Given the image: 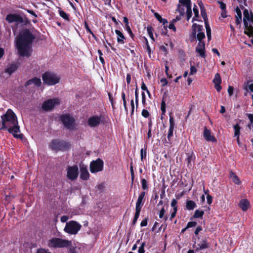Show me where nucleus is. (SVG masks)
I'll list each match as a JSON object with an SVG mask.
<instances>
[{
  "instance_id": "f257e3e1",
  "label": "nucleus",
  "mask_w": 253,
  "mask_h": 253,
  "mask_svg": "<svg viewBox=\"0 0 253 253\" xmlns=\"http://www.w3.org/2000/svg\"><path fill=\"white\" fill-rule=\"evenodd\" d=\"M35 35L29 30H22L16 38V46L21 56H29L32 51V44Z\"/></svg>"
},
{
  "instance_id": "f03ea898",
  "label": "nucleus",
  "mask_w": 253,
  "mask_h": 253,
  "mask_svg": "<svg viewBox=\"0 0 253 253\" xmlns=\"http://www.w3.org/2000/svg\"><path fill=\"white\" fill-rule=\"evenodd\" d=\"M1 120L2 126L0 129H7L15 138H22L23 135L20 133L17 117L11 110L8 109L5 114L1 116Z\"/></svg>"
},
{
  "instance_id": "7ed1b4c3",
  "label": "nucleus",
  "mask_w": 253,
  "mask_h": 253,
  "mask_svg": "<svg viewBox=\"0 0 253 253\" xmlns=\"http://www.w3.org/2000/svg\"><path fill=\"white\" fill-rule=\"evenodd\" d=\"M49 248H62L72 246V241L58 238H53L47 242Z\"/></svg>"
},
{
  "instance_id": "20e7f679",
  "label": "nucleus",
  "mask_w": 253,
  "mask_h": 253,
  "mask_svg": "<svg viewBox=\"0 0 253 253\" xmlns=\"http://www.w3.org/2000/svg\"><path fill=\"white\" fill-rule=\"evenodd\" d=\"M43 83L48 85H53L59 83L60 77L56 74L46 72L42 75Z\"/></svg>"
},
{
  "instance_id": "39448f33",
  "label": "nucleus",
  "mask_w": 253,
  "mask_h": 253,
  "mask_svg": "<svg viewBox=\"0 0 253 253\" xmlns=\"http://www.w3.org/2000/svg\"><path fill=\"white\" fill-rule=\"evenodd\" d=\"M50 147L55 151H66L70 148V144L63 140L58 139L53 140L50 144Z\"/></svg>"
},
{
  "instance_id": "423d86ee",
  "label": "nucleus",
  "mask_w": 253,
  "mask_h": 253,
  "mask_svg": "<svg viewBox=\"0 0 253 253\" xmlns=\"http://www.w3.org/2000/svg\"><path fill=\"white\" fill-rule=\"evenodd\" d=\"M81 225L77 221L72 220L67 222L64 228V231L69 234H76L80 230Z\"/></svg>"
},
{
  "instance_id": "0eeeda50",
  "label": "nucleus",
  "mask_w": 253,
  "mask_h": 253,
  "mask_svg": "<svg viewBox=\"0 0 253 253\" xmlns=\"http://www.w3.org/2000/svg\"><path fill=\"white\" fill-rule=\"evenodd\" d=\"M243 22L245 28L249 31L252 32L253 30L252 26V24H253V13L252 12L250 13L247 9H245L243 11Z\"/></svg>"
},
{
  "instance_id": "6e6552de",
  "label": "nucleus",
  "mask_w": 253,
  "mask_h": 253,
  "mask_svg": "<svg viewBox=\"0 0 253 253\" xmlns=\"http://www.w3.org/2000/svg\"><path fill=\"white\" fill-rule=\"evenodd\" d=\"M60 119L66 128L72 130L76 127L75 119L72 116L68 114L63 115Z\"/></svg>"
},
{
  "instance_id": "1a4fd4ad",
  "label": "nucleus",
  "mask_w": 253,
  "mask_h": 253,
  "mask_svg": "<svg viewBox=\"0 0 253 253\" xmlns=\"http://www.w3.org/2000/svg\"><path fill=\"white\" fill-rule=\"evenodd\" d=\"M59 104L60 100L58 98L48 99L43 103L42 108L45 111H49Z\"/></svg>"
},
{
  "instance_id": "9d476101",
  "label": "nucleus",
  "mask_w": 253,
  "mask_h": 253,
  "mask_svg": "<svg viewBox=\"0 0 253 253\" xmlns=\"http://www.w3.org/2000/svg\"><path fill=\"white\" fill-rule=\"evenodd\" d=\"M66 170L67 177L69 180L74 181L77 179L79 174V169L77 165L68 167Z\"/></svg>"
},
{
  "instance_id": "9b49d317",
  "label": "nucleus",
  "mask_w": 253,
  "mask_h": 253,
  "mask_svg": "<svg viewBox=\"0 0 253 253\" xmlns=\"http://www.w3.org/2000/svg\"><path fill=\"white\" fill-rule=\"evenodd\" d=\"M103 168V162L100 159L93 161L90 164V170L91 173H95L101 171Z\"/></svg>"
},
{
  "instance_id": "f8f14e48",
  "label": "nucleus",
  "mask_w": 253,
  "mask_h": 253,
  "mask_svg": "<svg viewBox=\"0 0 253 253\" xmlns=\"http://www.w3.org/2000/svg\"><path fill=\"white\" fill-rule=\"evenodd\" d=\"M5 20L10 23L13 22L22 23L23 22V19L22 17L16 14H9L7 15Z\"/></svg>"
},
{
  "instance_id": "ddd939ff",
  "label": "nucleus",
  "mask_w": 253,
  "mask_h": 253,
  "mask_svg": "<svg viewBox=\"0 0 253 253\" xmlns=\"http://www.w3.org/2000/svg\"><path fill=\"white\" fill-rule=\"evenodd\" d=\"M212 82L214 84V87L217 90V91H220L222 88L221 86H220V84L221 83V79L219 74L216 73L215 75L214 78Z\"/></svg>"
},
{
  "instance_id": "4468645a",
  "label": "nucleus",
  "mask_w": 253,
  "mask_h": 253,
  "mask_svg": "<svg viewBox=\"0 0 253 253\" xmlns=\"http://www.w3.org/2000/svg\"><path fill=\"white\" fill-rule=\"evenodd\" d=\"M203 135L204 138L208 141L215 142L216 141L215 137L211 135V130L206 127L204 128Z\"/></svg>"
},
{
  "instance_id": "2eb2a0df",
  "label": "nucleus",
  "mask_w": 253,
  "mask_h": 253,
  "mask_svg": "<svg viewBox=\"0 0 253 253\" xmlns=\"http://www.w3.org/2000/svg\"><path fill=\"white\" fill-rule=\"evenodd\" d=\"M101 122V119L98 116H93L88 120V125L91 127H95L98 126Z\"/></svg>"
},
{
  "instance_id": "dca6fc26",
  "label": "nucleus",
  "mask_w": 253,
  "mask_h": 253,
  "mask_svg": "<svg viewBox=\"0 0 253 253\" xmlns=\"http://www.w3.org/2000/svg\"><path fill=\"white\" fill-rule=\"evenodd\" d=\"M80 177L84 180H87L89 178V173L88 171L87 167L84 165L80 166Z\"/></svg>"
},
{
  "instance_id": "f3484780",
  "label": "nucleus",
  "mask_w": 253,
  "mask_h": 253,
  "mask_svg": "<svg viewBox=\"0 0 253 253\" xmlns=\"http://www.w3.org/2000/svg\"><path fill=\"white\" fill-rule=\"evenodd\" d=\"M203 30V26L194 23L192 26L191 36H193V38H196V34L202 32Z\"/></svg>"
},
{
  "instance_id": "a211bd4d",
  "label": "nucleus",
  "mask_w": 253,
  "mask_h": 253,
  "mask_svg": "<svg viewBox=\"0 0 253 253\" xmlns=\"http://www.w3.org/2000/svg\"><path fill=\"white\" fill-rule=\"evenodd\" d=\"M145 192H142L138 196V199L136 203L135 211H140L141 208L143 206L142 201L145 196Z\"/></svg>"
},
{
  "instance_id": "6ab92c4d",
  "label": "nucleus",
  "mask_w": 253,
  "mask_h": 253,
  "mask_svg": "<svg viewBox=\"0 0 253 253\" xmlns=\"http://www.w3.org/2000/svg\"><path fill=\"white\" fill-rule=\"evenodd\" d=\"M175 126L174 120L172 117L169 118V128L168 134V139L170 140L171 137L173 136V130Z\"/></svg>"
},
{
  "instance_id": "aec40b11",
  "label": "nucleus",
  "mask_w": 253,
  "mask_h": 253,
  "mask_svg": "<svg viewBox=\"0 0 253 253\" xmlns=\"http://www.w3.org/2000/svg\"><path fill=\"white\" fill-rule=\"evenodd\" d=\"M196 51L199 53L202 57H205V42H199L196 48Z\"/></svg>"
},
{
  "instance_id": "412c9836",
  "label": "nucleus",
  "mask_w": 253,
  "mask_h": 253,
  "mask_svg": "<svg viewBox=\"0 0 253 253\" xmlns=\"http://www.w3.org/2000/svg\"><path fill=\"white\" fill-rule=\"evenodd\" d=\"M42 84L41 80L40 78L35 77L31 80H28L25 85L26 86L34 84L37 86H40Z\"/></svg>"
},
{
  "instance_id": "4be33fe9",
  "label": "nucleus",
  "mask_w": 253,
  "mask_h": 253,
  "mask_svg": "<svg viewBox=\"0 0 253 253\" xmlns=\"http://www.w3.org/2000/svg\"><path fill=\"white\" fill-rule=\"evenodd\" d=\"M239 206L243 211H245L250 207V202L247 199H243L239 202Z\"/></svg>"
},
{
  "instance_id": "5701e85b",
  "label": "nucleus",
  "mask_w": 253,
  "mask_h": 253,
  "mask_svg": "<svg viewBox=\"0 0 253 253\" xmlns=\"http://www.w3.org/2000/svg\"><path fill=\"white\" fill-rule=\"evenodd\" d=\"M115 33L117 35V42L120 44H124L125 43L124 40L125 37L123 34L119 30H116Z\"/></svg>"
},
{
  "instance_id": "b1692460",
  "label": "nucleus",
  "mask_w": 253,
  "mask_h": 253,
  "mask_svg": "<svg viewBox=\"0 0 253 253\" xmlns=\"http://www.w3.org/2000/svg\"><path fill=\"white\" fill-rule=\"evenodd\" d=\"M196 207V204L194 201L188 200L186 203V208L188 210H193Z\"/></svg>"
},
{
  "instance_id": "393cba45",
  "label": "nucleus",
  "mask_w": 253,
  "mask_h": 253,
  "mask_svg": "<svg viewBox=\"0 0 253 253\" xmlns=\"http://www.w3.org/2000/svg\"><path fill=\"white\" fill-rule=\"evenodd\" d=\"M179 3L181 4L180 5H181V6H185L186 8V10L191 8L190 0H179Z\"/></svg>"
},
{
  "instance_id": "a878e982",
  "label": "nucleus",
  "mask_w": 253,
  "mask_h": 253,
  "mask_svg": "<svg viewBox=\"0 0 253 253\" xmlns=\"http://www.w3.org/2000/svg\"><path fill=\"white\" fill-rule=\"evenodd\" d=\"M198 246L199 247L197 249V250H203L209 247V245L206 240L201 241L200 243L198 244Z\"/></svg>"
},
{
  "instance_id": "bb28decb",
  "label": "nucleus",
  "mask_w": 253,
  "mask_h": 253,
  "mask_svg": "<svg viewBox=\"0 0 253 253\" xmlns=\"http://www.w3.org/2000/svg\"><path fill=\"white\" fill-rule=\"evenodd\" d=\"M230 176L232 181L236 184H240L241 182L238 176L233 172H230Z\"/></svg>"
},
{
  "instance_id": "cd10ccee",
  "label": "nucleus",
  "mask_w": 253,
  "mask_h": 253,
  "mask_svg": "<svg viewBox=\"0 0 253 253\" xmlns=\"http://www.w3.org/2000/svg\"><path fill=\"white\" fill-rule=\"evenodd\" d=\"M233 127L234 129V136L239 137L240 134L241 127L238 124L234 125Z\"/></svg>"
},
{
  "instance_id": "c85d7f7f",
  "label": "nucleus",
  "mask_w": 253,
  "mask_h": 253,
  "mask_svg": "<svg viewBox=\"0 0 253 253\" xmlns=\"http://www.w3.org/2000/svg\"><path fill=\"white\" fill-rule=\"evenodd\" d=\"M17 69V66L15 64L10 65L6 70V72L11 74L13 73Z\"/></svg>"
},
{
  "instance_id": "c756f323",
  "label": "nucleus",
  "mask_w": 253,
  "mask_h": 253,
  "mask_svg": "<svg viewBox=\"0 0 253 253\" xmlns=\"http://www.w3.org/2000/svg\"><path fill=\"white\" fill-rule=\"evenodd\" d=\"M193 12L194 13V17L192 19V22L195 20H197V18L199 17V10L196 5H194L193 7Z\"/></svg>"
},
{
  "instance_id": "7c9ffc66",
  "label": "nucleus",
  "mask_w": 253,
  "mask_h": 253,
  "mask_svg": "<svg viewBox=\"0 0 253 253\" xmlns=\"http://www.w3.org/2000/svg\"><path fill=\"white\" fill-rule=\"evenodd\" d=\"M204 214L203 211L196 210L193 215L194 218H200L202 217Z\"/></svg>"
},
{
  "instance_id": "2f4dec72",
  "label": "nucleus",
  "mask_w": 253,
  "mask_h": 253,
  "mask_svg": "<svg viewBox=\"0 0 253 253\" xmlns=\"http://www.w3.org/2000/svg\"><path fill=\"white\" fill-rule=\"evenodd\" d=\"M196 38H197L199 42H203L202 40L205 38V33L202 31L199 33H197Z\"/></svg>"
},
{
  "instance_id": "473e14b6",
  "label": "nucleus",
  "mask_w": 253,
  "mask_h": 253,
  "mask_svg": "<svg viewBox=\"0 0 253 253\" xmlns=\"http://www.w3.org/2000/svg\"><path fill=\"white\" fill-rule=\"evenodd\" d=\"M59 13L60 16L61 17H62L63 18H64V19H65L67 21L69 20V15L66 12H65L64 11L59 10Z\"/></svg>"
},
{
  "instance_id": "72a5a7b5",
  "label": "nucleus",
  "mask_w": 253,
  "mask_h": 253,
  "mask_svg": "<svg viewBox=\"0 0 253 253\" xmlns=\"http://www.w3.org/2000/svg\"><path fill=\"white\" fill-rule=\"evenodd\" d=\"M147 152L146 148H142L140 150L141 161H143L146 157Z\"/></svg>"
},
{
  "instance_id": "f704fd0d",
  "label": "nucleus",
  "mask_w": 253,
  "mask_h": 253,
  "mask_svg": "<svg viewBox=\"0 0 253 253\" xmlns=\"http://www.w3.org/2000/svg\"><path fill=\"white\" fill-rule=\"evenodd\" d=\"M176 10L179 12L181 16H184L185 14V9L182 7L181 5L178 4Z\"/></svg>"
},
{
  "instance_id": "c9c22d12",
  "label": "nucleus",
  "mask_w": 253,
  "mask_h": 253,
  "mask_svg": "<svg viewBox=\"0 0 253 253\" xmlns=\"http://www.w3.org/2000/svg\"><path fill=\"white\" fill-rule=\"evenodd\" d=\"M147 33H148L149 37H150V38L152 40L154 41V39L153 34V28H152V27H150V26L147 27Z\"/></svg>"
},
{
  "instance_id": "e433bc0d",
  "label": "nucleus",
  "mask_w": 253,
  "mask_h": 253,
  "mask_svg": "<svg viewBox=\"0 0 253 253\" xmlns=\"http://www.w3.org/2000/svg\"><path fill=\"white\" fill-rule=\"evenodd\" d=\"M161 109L162 112V115H164L165 114L166 111V103H165V101L164 100V99L162 100V101L161 102Z\"/></svg>"
},
{
  "instance_id": "4c0bfd02",
  "label": "nucleus",
  "mask_w": 253,
  "mask_h": 253,
  "mask_svg": "<svg viewBox=\"0 0 253 253\" xmlns=\"http://www.w3.org/2000/svg\"><path fill=\"white\" fill-rule=\"evenodd\" d=\"M84 25H85V28L87 31V32H88V33H89L95 39H96V36H95V35L93 34V33L91 31V30H90V29L89 28V26H88L87 23L86 22H84Z\"/></svg>"
},
{
  "instance_id": "58836bf2",
  "label": "nucleus",
  "mask_w": 253,
  "mask_h": 253,
  "mask_svg": "<svg viewBox=\"0 0 253 253\" xmlns=\"http://www.w3.org/2000/svg\"><path fill=\"white\" fill-rule=\"evenodd\" d=\"M235 12L236 13V15H235L236 18H242V13L240 9V8L237 6L235 8Z\"/></svg>"
},
{
  "instance_id": "ea45409f",
  "label": "nucleus",
  "mask_w": 253,
  "mask_h": 253,
  "mask_svg": "<svg viewBox=\"0 0 253 253\" xmlns=\"http://www.w3.org/2000/svg\"><path fill=\"white\" fill-rule=\"evenodd\" d=\"M140 211H135V215H134L133 220L132 221V224L133 225H134L136 223V222H137V219L139 217V214H140Z\"/></svg>"
},
{
  "instance_id": "a19ab883",
  "label": "nucleus",
  "mask_w": 253,
  "mask_h": 253,
  "mask_svg": "<svg viewBox=\"0 0 253 253\" xmlns=\"http://www.w3.org/2000/svg\"><path fill=\"white\" fill-rule=\"evenodd\" d=\"M140 211H135V215H134L133 220L132 221V224L133 225H134L136 223V222H137V219L139 217V214H140Z\"/></svg>"
},
{
  "instance_id": "79ce46f5",
  "label": "nucleus",
  "mask_w": 253,
  "mask_h": 253,
  "mask_svg": "<svg viewBox=\"0 0 253 253\" xmlns=\"http://www.w3.org/2000/svg\"><path fill=\"white\" fill-rule=\"evenodd\" d=\"M206 32H207L208 39L209 41H210L211 38V28L208 27V28H206Z\"/></svg>"
},
{
  "instance_id": "37998d69",
  "label": "nucleus",
  "mask_w": 253,
  "mask_h": 253,
  "mask_svg": "<svg viewBox=\"0 0 253 253\" xmlns=\"http://www.w3.org/2000/svg\"><path fill=\"white\" fill-rule=\"evenodd\" d=\"M141 184L143 189L145 190L148 188L147 182L146 179H142L141 180Z\"/></svg>"
},
{
  "instance_id": "c03bdc74",
  "label": "nucleus",
  "mask_w": 253,
  "mask_h": 253,
  "mask_svg": "<svg viewBox=\"0 0 253 253\" xmlns=\"http://www.w3.org/2000/svg\"><path fill=\"white\" fill-rule=\"evenodd\" d=\"M193 155L192 154H190V155L188 154V155L187 158L186 159V161H187V163L188 166H189V165L191 166V161L193 159Z\"/></svg>"
},
{
  "instance_id": "a18cd8bd",
  "label": "nucleus",
  "mask_w": 253,
  "mask_h": 253,
  "mask_svg": "<svg viewBox=\"0 0 253 253\" xmlns=\"http://www.w3.org/2000/svg\"><path fill=\"white\" fill-rule=\"evenodd\" d=\"M197 225V222L195 221H190L188 222L186 228H189L192 227H195Z\"/></svg>"
},
{
  "instance_id": "49530a36",
  "label": "nucleus",
  "mask_w": 253,
  "mask_h": 253,
  "mask_svg": "<svg viewBox=\"0 0 253 253\" xmlns=\"http://www.w3.org/2000/svg\"><path fill=\"white\" fill-rule=\"evenodd\" d=\"M186 14H187V20L188 21L189 20V19L191 17L192 15L191 8L186 10Z\"/></svg>"
},
{
  "instance_id": "de8ad7c7",
  "label": "nucleus",
  "mask_w": 253,
  "mask_h": 253,
  "mask_svg": "<svg viewBox=\"0 0 253 253\" xmlns=\"http://www.w3.org/2000/svg\"><path fill=\"white\" fill-rule=\"evenodd\" d=\"M201 12L203 19H207V16L206 12V9L204 7H201Z\"/></svg>"
},
{
  "instance_id": "09e8293b",
  "label": "nucleus",
  "mask_w": 253,
  "mask_h": 253,
  "mask_svg": "<svg viewBox=\"0 0 253 253\" xmlns=\"http://www.w3.org/2000/svg\"><path fill=\"white\" fill-rule=\"evenodd\" d=\"M217 3L220 5V7L222 10H226V4L220 1H217Z\"/></svg>"
},
{
  "instance_id": "8fccbe9b",
  "label": "nucleus",
  "mask_w": 253,
  "mask_h": 253,
  "mask_svg": "<svg viewBox=\"0 0 253 253\" xmlns=\"http://www.w3.org/2000/svg\"><path fill=\"white\" fill-rule=\"evenodd\" d=\"M37 253H51L47 250L44 249H39L37 250Z\"/></svg>"
},
{
  "instance_id": "3c124183",
  "label": "nucleus",
  "mask_w": 253,
  "mask_h": 253,
  "mask_svg": "<svg viewBox=\"0 0 253 253\" xmlns=\"http://www.w3.org/2000/svg\"><path fill=\"white\" fill-rule=\"evenodd\" d=\"M142 115L145 118H148L149 116V112L145 109H143L142 111Z\"/></svg>"
},
{
  "instance_id": "603ef678",
  "label": "nucleus",
  "mask_w": 253,
  "mask_h": 253,
  "mask_svg": "<svg viewBox=\"0 0 253 253\" xmlns=\"http://www.w3.org/2000/svg\"><path fill=\"white\" fill-rule=\"evenodd\" d=\"M245 89L248 90V89L250 90L251 91L253 92V83L248 84L246 86Z\"/></svg>"
},
{
  "instance_id": "864d4df0",
  "label": "nucleus",
  "mask_w": 253,
  "mask_h": 253,
  "mask_svg": "<svg viewBox=\"0 0 253 253\" xmlns=\"http://www.w3.org/2000/svg\"><path fill=\"white\" fill-rule=\"evenodd\" d=\"M176 204H177L176 200L175 199H173L171 202V206L173 208V210H175V208H176L177 210V207H176Z\"/></svg>"
},
{
  "instance_id": "5fc2aeb1",
  "label": "nucleus",
  "mask_w": 253,
  "mask_h": 253,
  "mask_svg": "<svg viewBox=\"0 0 253 253\" xmlns=\"http://www.w3.org/2000/svg\"><path fill=\"white\" fill-rule=\"evenodd\" d=\"M174 22H173L172 21L170 22V23L169 25V29L173 30L174 32L176 31V28L174 25Z\"/></svg>"
},
{
  "instance_id": "6e6d98bb",
  "label": "nucleus",
  "mask_w": 253,
  "mask_h": 253,
  "mask_svg": "<svg viewBox=\"0 0 253 253\" xmlns=\"http://www.w3.org/2000/svg\"><path fill=\"white\" fill-rule=\"evenodd\" d=\"M233 90L234 88L231 86H229L228 88V93L229 95V96H231L233 94Z\"/></svg>"
},
{
  "instance_id": "4d7b16f0",
  "label": "nucleus",
  "mask_w": 253,
  "mask_h": 253,
  "mask_svg": "<svg viewBox=\"0 0 253 253\" xmlns=\"http://www.w3.org/2000/svg\"><path fill=\"white\" fill-rule=\"evenodd\" d=\"M142 103L143 104L144 106L146 104V96L145 93L144 92H142Z\"/></svg>"
},
{
  "instance_id": "13d9d810",
  "label": "nucleus",
  "mask_w": 253,
  "mask_h": 253,
  "mask_svg": "<svg viewBox=\"0 0 253 253\" xmlns=\"http://www.w3.org/2000/svg\"><path fill=\"white\" fill-rule=\"evenodd\" d=\"M196 72H197V69L195 68V67L194 66H191V68H190V74L193 75V74H195Z\"/></svg>"
},
{
  "instance_id": "bf43d9fd",
  "label": "nucleus",
  "mask_w": 253,
  "mask_h": 253,
  "mask_svg": "<svg viewBox=\"0 0 253 253\" xmlns=\"http://www.w3.org/2000/svg\"><path fill=\"white\" fill-rule=\"evenodd\" d=\"M69 219V217L67 215H63L61 217V221L62 222H66Z\"/></svg>"
},
{
  "instance_id": "052dcab7",
  "label": "nucleus",
  "mask_w": 253,
  "mask_h": 253,
  "mask_svg": "<svg viewBox=\"0 0 253 253\" xmlns=\"http://www.w3.org/2000/svg\"><path fill=\"white\" fill-rule=\"evenodd\" d=\"M126 31L130 34L131 37L132 38L133 36V33L131 31V30L130 27L129 26V25L126 26Z\"/></svg>"
},
{
  "instance_id": "680f3d73",
  "label": "nucleus",
  "mask_w": 253,
  "mask_h": 253,
  "mask_svg": "<svg viewBox=\"0 0 253 253\" xmlns=\"http://www.w3.org/2000/svg\"><path fill=\"white\" fill-rule=\"evenodd\" d=\"M154 16L155 17V18L159 21L160 22V21H161L163 19V18L161 16V15L158 13H154Z\"/></svg>"
},
{
  "instance_id": "e2e57ef3",
  "label": "nucleus",
  "mask_w": 253,
  "mask_h": 253,
  "mask_svg": "<svg viewBox=\"0 0 253 253\" xmlns=\"http://www.w3.org/2000/svg\"><path fill=\"white\" fill-rule=\"evenodd\" d=\"M207 203L209 204H211L212 203V198L209 194L207 195Z\"/></svg>"
},
{
  "instance_id": "0e129e2a",
  "label": "nucleus",
  "mask_w": 253,
  "mask_h": 253,
  "mask_svg": "<svg viewBox=\"0 0 253 253\" xmlns=\"http://www.w3.org/2000/svg\"><path fill=\"white\" fill-rule=\"evenodd\" d=\"M147 225V219L145 218L141 221L140 225L142 227L146 226Z\"/></svg>"
},
{
  "instance_id": "69168bd1",
  "label": "nucleus",
  "mask_w": 253,
  "mask_h": 253,
  "mask_svg": "<svg viewBox=\"0 0 253 253\" xmlns=\"http://www.w3.org/2000/svg\"><path fill=\"white\" fill-rule=\"evenodd\" d=\"M177 210L175 208V210H174L173 212L171 213L170 217L169 218L170 220H172V219L175 216Z\"/></svg>"
},
{
  "instance_id": "338daca9",
  "label": "nucleus",
  "mask_w": 253,
  "mask_h": 253,
  "mask_svg": "<svg viewBox=\"0 0 253 253\" xmlns=\"http://www.w3.org/2000/svg\"><path fill=\"white\" fill-rule=\"evenodd\" d=\"M161 83L162 84V86H164L167 84L168 81L166 79L163 78L161 80Z\"/></svg>"
},
{
  "instance_id": "774afa93",
  "label": "nucleus",
  "mask_w": 253,
  "mask_h": 253,
  "mask_svg": "<svg viewBox=\"0 0 253 253\" xmlns=\"http://www.w3.org/2000/svg\"><path fill=\"white\" fill-rule=\"evenodd\" d=\"M247 116L250 121V123L252 124L253 123V115L252 114H248Z\"/></svg>"
}]
</instances>
